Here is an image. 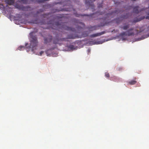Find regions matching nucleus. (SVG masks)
<instances>
[{
    "label": "nucleus",
    "instance_id": "nucleus-1",
    "mask_svg": "<svg viewBox=\"0 0 149 149\" xmlns=\"http://www.w3.org/2000/svg\"><path fill=\"white\" fill-rule=\"evenodd\" d=\"M59 35H57L53 39V43L54 44H59L61 45L62 44V42L64 41H66V40L68 39H75L76 36L74 35L73 34L68 35V37L66 38H60Z\"/></svg>",
    "mask_w": 149,
    "mask_h": 149
},
{
    "label": "nucleus",
    "instance_id": "nucleus-2",
    "mask_svg": "<svg viewBox=\"0 0 149 149\" xmlns=\"http://www.w3.org/2000/svg\"><path fill=\"white\" fill-rule=\"evenodd\" d=\"M2 2H3V6L4 8L3 13L8 18H9V0H2Z\"/></svg>",
    "mask_w": 149,
    "mask_h": 149
},
{
    "label": "nucleus",
    "instance_id": "nucleus-3",
    "mask_svg": "<svg viewBox=\"0 0 149 149\" xmlns=\"http://www.w3.org/2000/svg\"><path fill=\"white\" fill-rule=\"evenodd\" d=\"M33 33L32 32L30 33V38L31 40L30 41V47L32 48V50L33 52L34 48L37 46L38 41L36 36H34L33 35Z\"/></svg>",
    "mask_w": 149,
    "mask_h": 149
},
{
    "label": "nucleus",
    "instance_id": "nucleus-4",
    "mask_svg": "<svg viewBox=\"0 0 149 149\" xmlns=\"http://www.w3.org/2000/svg\"><path fill=\"white\" fill-rule=\"evenodd\" d=\"M67 23H63L62 24H60L58 22L56 23V25L57 27H59L60 29L62 30H65L68 31H71L73 32L78 33V31H77L75 29L70 27L66 25Z\"/></svg>",
    "mask_w": 149,
    "mask_h": 149
},
{
    "label": "nucleus",
    "instance_id": "nucleus-5",
    "mask_svg": "<svg viewBox=\"0 0 149 149\" xmlns=\"http://www.w3.org/2000/svg\"><path fill=\"white\" fill-rule=\"evenodd\" d=\"M106 24V22L102 23L98 26H90L88 27V29L90 31H93L99 29L98 28L100 26H103Z\"/></svg>",
    "mask_w": 149,
    "mask_h": 149
},
{
    "label": "nucleus",
    "instance_id": "nucleus-6",
    "mask_svg": "<svg viewBox=\"0 0 149 149\" xmlns=\"http://www.w3.org/2000/svg\"><path fill=\"white\" fill-rule=\"evenodd\" d=\"M52 39V36H49L47 37L44 38V43L45 44H47L51 42Z\"/></svg>",
    "mask_w": 149,
    "mask_h": 149
},
{
    "label": "nucleus",
    "instance_id": "nucleus-7",
    "mask_svg": "<svg viewBox=\"0 0 149 149\" xmlns=\"http://www.w3.org/2000/svg\"><path fill=\"white\" fill-rule=\"evenodd\" d=\"M106 33V32L105 31H103L100 33L92 34L90 36V37L91 38H94L98 36H100L104 33Z\"/></svg>",
    "mask_w": 149,
    "mask_h": 149
},
{
    "label": "nucleus",
    "instance_id": "nucleus-8",
    "mask_svg": "<svg viewBox=\"0 0 149 149\" xmlns=\"http://www.w3.org/2000/svg\"><path fill=\"white\" fill-rule=\"evenodd\" d=\"M133 28H131L127 31V36H134V33L131 31L133 30Z\"/></svg>",
    "mask_w": 149,
    "mask_h": 149
},
{
    "label": "nucleus",
    "instance_id": "nucleus-9",
    "mask_svg": "<svg viewBox=\"0 0 149 149\" xmlns=\"http://www.w3.org/2000/svg\"><path fill=\"white\" fill-rule=\"evenodd\" d=\"M139 7L137 6L134 7L133 8V11L136 13L138 14L139 12Z\"/></svg>",
    "mask_w": 149,
    "mask_h": 149
},
{
    "label": "nucleus",
    "instance_id": "nucleus-10",
    "mask_svg": "<svg viewBox=\"0 0 149 149\" xmlns=\"http://www.w3.org/2000/svg\"><path fill=\"white\" fill-rule=\"evenodd\" d=\"M85 3L87 5H91L92 6L93 5L92 3V2L91 0H86V1Z\"/></svg>",
    "mask_w": 149,
    "mask_h": 149
},
{
    "label": "nucleus",
    "instance_id": "nucleus-11",
    "mask_svg": "<svg viewBox=\"0 0 149 149\" xmlns=\"http://www.w3.org/2000/svg\"><path fill=\"white\" fill-rule=\"evenodd\" d=\"M136 81L135 80H133L129 82V84L131 85H133L135 84L136 83Z\"/></svg>",
    "mask_w": 149,
    "mask_h": 149
},
{
    "label": "nucleus",
    "instance_id": "nucleus-12",
    "mask_svg": "<svg viewBox=\"0 0 149 149\" xmlns=\"http://www.w3.org/2000/svg\"><path fill=\"white\" fill-rule=\"evenodd\" d=\"M130 26L129 24L126 25L122 27L121 28L124 30H126L129 28Z\"/></svg>",
    "mask_w": 149,
    "mask_h": 149
},
{
    "label": "nucleus",
    "instance_id": "nucleus-13",
    "mask_svg": "<svg viewBox=\"0 0 149 149\" xmlns=\"http://www.w3.org/2000/svg\"><path fill=\"white\" fill-rule=\"evenodd\" d=\"M120 35L121 36H127V31L125 32H123L120 33Z\"/></svg>",
    "mask_w": 149,
    "mask_h": 149
},
{
    "label": "nucleus",
    "instance_id": "nucleus-14",
    "mask_svg": "<svg viewBox=\"0 0 149 149\" xmlns=\"http://www.w3.org/2000/svg\"><path fill=\"white\" fill-rule=\"evenodd\" d=\"M28 0H20L19 1L22 2L24 4H27L28 3Z\"/></svg>",
    "mask_w": 149,
    "mask_h": 149
},
{
    "label": "nucleus",
    "instance_id": "nucleus-15",
    "mask_svg": "<svg viewBox=\"0 0 149 149\" xmlns=\"http://www.w3.org/2000/svg\"><path fill=\"white\" fill-rule=\"evenodd\" d=\"M25 47L22 46H20L18 48V49L20 50H23L25 48Z\"/></svg>",
    "mask_w": 149,
    "mask_h": 149
},
{
    "label": "nucleus",
    "instance_id": "nucleus-16",
    "mask_svg": "<svg viewBox=\"0 0 149 149\" xmlns=\"http://www.w3.org/2000/svg\"><path fill=\"white\" fill-rule=\"evenodd\" d=\"M51 6L50 4H47L44 6V8H49L51 7Z\"/></svg>",
    "mask_w": 149,
    "mask_h": 149
},
{
    "label": "nucleus",
    "instance_id": "nucleus-17",
    "mask_svg": "<svg viewBox=\"0 0 149 149\" xmlns=\"http://www.w3.org/2000/svg\"><path fill=\"white\" fill-rule=\"evenodd\" d=\"M31 23H33V24H38V22H37V21L36 20H32L31 21Z\"/></svg>",
    "mask_w": 149,
    "mask_h": 149
},
{
    "label": "nucleus",
    "instance_id": "nucleus-18",
    "mask_svg": "<svg viewBox=\"0 0 149 149\" xmlns=\"http://www.w3.org/2000/svg\"><path fill=\"white\" fill-rule=\"evenodd\" d=\"M88 36V33H85V34L83 33L82 35V36H81V37H86V36Z\"/></svg>",
    "mask_w": 149,
    "mask_h": 149
},
{
    "label": "nucleus",
    "instance_id": "nucleus-19",
    "mask_svg": "<svg viewBox=\"0 0 149 149\" xmlns=\"http://www.w3.org/2000/svg\"><path fill=\"white\" fill-rule=\"evenodd\" d=\"M105 76L107 78H109L110 77V75L108 72H105Z\"/></svg>",
    "mask_w": 149,
    "mask_h": 149
},
{
    "label": "nucleus",
    "instance_id": "nucleus-20",
    "mask_svg": "<svg viewBox=\"0 0 149 149\" xmlns=\"http://www.w3.org/2000/svg\"><path fill=\"white\" fill-rule=\"evenodd\" d=\"M43 10L42 9H40L38 11H37L36 13V14H39L41 12H42L43 11Z\"/></svg>",
    "mask_w": 149,
    "mask_h": 149
},
{
    "label": "nucleus",
    "instance_id": "nucleus-21",
    "mask_svg": "<svg viewBox=\"0 0 149 149\" xmlns=\"http://www.w3.org/2000/svg\"><path fill=\"white\" fill-rule=\"evenodd\" d=\"M49 51V50H48L46 51V53L48 56H51L50 54H48V52Z\"/></svg>",
    "mask_w": 149,
    "mask_h": 149
},
{
    "label": "nucleus",
    "instance_id": "nucleus-22",
    "mask_svg": "<svg viewBox=\"0 0 149 149\" xmlns=\"http://www.w3.org/2000/svg\"><path fill=\"white\" fill-rule=\"evenodd\" d=\"M74 46L72 45H70L69 47V48L72 50L74 49Z\"/></svg>",
    "mask_w": 149,
    "mask_h": 149
},
{
    "label": "nucleus",
    "instance_id": "nucleus-23",
    "mask_svg": "<svg viewBox=\"0 0 149 149\" xmlns=\"http://www.w3.org/2000/svg\"><path fill=\"white\" fill-rule=\"evenodd\" d=\"M77 29L78 30H79V29L82 30L83 28L81 27H80L79 26H78V27L77 28Z\"/></svg>",
    "mask_w": 149,
    "mask_h": 149
},
{
    "label": "nucleus",
    "instance_id": "nucleus-24",
    "mask_svg": "<svg viewBox=\"0 0 149 149\" xmlns=\"http://www.w3.org/2000/svg\"><path fill=\"white\" fill-rule=\"evenodd\" d=\"M144 36V37L143 38V39L146 38L148 37H149V33L147 35H146L145 36Z\"/></svg>",
    "mask_w": 149,
    "mask_h": 149
},
{
    "label": "nucleus",
    "instance_id": "nucleus-25",
    "mask_svg": "<svg viewBox=\"0 0 149 149\" xmlns=\"http://www.w3.org/2000/svg\"><path fill=\"white\" fill-rule=\"evenodd\" d=\"M44 53V51H41L40 52V56H41L42 55V54Z\"/></svg>",
    "mask_w": 149,
    "mask_h": 149
},
{
    "label": "nucleus",
    "instance_id": "nucleus-26",
    "mask_svg": "<svg viewBox=\"0 0 149 149\" xmlns=\"http://www.w3.org/2000/svg\"><path fill=\"white\" fill-rule=\"evenodd\" d=\"M98 7L99 8H102V4H100L99 5V6H98Z\"/></svg>",
    "mask_w": 149,
    "mask_h": 149
},
{
    "label": "nucleus",
    "instance_id": "nucleus-27",
    "mask_svg": "<svg viewBox=\"0 0 149 149\" xmlns=\"http://www.w3.org/2000/svg\"><path fill=\"white\" fill-rule=\"evenodd\" d=\"M47 15V14H45L42 15L43 17H45Z\"/></svg>",
    "mask_w": 149,
    "mask_h": 149
},
{
    "label": "nucleus",
    "instance_id": "nucleus-28",
    "mask_svg": "<svg viewBox=\"0 0 149 149\" xmlns=\"http://www.w3.org/2000/svg\"><path fill=\"white\" fill-rule=\"evenodd\" d=\"M80 24H81V25H82L83 26V27H84V25L83 23H80Z\"/></svg>",
    "mask_w": 149,
    "mask_h": 149
},
{
    "label": "nucleus",
    "instance_id": "nucleus-29",
    "mask_svg": "<svg viewBox=\"0 0 149 149\" xmlns=\"http://www.w3.org/2000/svg\"><path fill=\"white\" fill-rule=\"evenodd\" d=\"M1 6H3V4H0V8H2V7H1Z\"/></svg>",
    "mask_w": 149,
    "mask_h": 149
},
{
    "label": "nucleus",
    "instance_id": "nucleus-30",
    "mask_svg": "<svg viewBox=\"0 0 149 149\" xmlns=\"http://www.w3.org/2000/svg\"><path fill=\"white\" fill-rule=\"evenodd\" d=\"M146 18L149 19V17H147Z\"/></svg>",
    "mask_w": 149,
    "mask_h": 149
},
{
    "label": "nucleus",
    "instance_id": "nucleus-31",
    "mask_svg": "<svg viewBox=\"0 0 149 149\" xmlns=\"http://www.w3.org/2000/svg\"><path fill=\"white\" fill-rule=\"evenodd\" d=\"M122 18H123V19L125 18V17L124 16H123Z\"/></svg>",
    "mask_w": 149,
    "mask_h": 149
},
{
    "label": "nucleus",
    "instance_id": "nucleus-32",
    "mask_svg": "<svg viewBox=\"0 0 149 149\" xmlns=\"http://www.w3.org/2000/svg\"><path fill=\"white\" fill-rule=\"evenodd\" d=\"M22 10H23V9H24V7L23 6V7H22Z\"/></svg>",
    "mask_w": 149,
    "mask_h": 149
},
{
    "label": "nucleus",
    "instance_id": "nucleus-33",
    "mask_svg": "<svg viewBox=\"0 0 149 149\" xmlns=\"http://www.w3.org/2000/svg\"><path fill=\"white\" fill-rule=\"evenodd\" d=\"M148 30H149V26L148 27Z\"/></svg>",
    "mask_w": 149,
    "mask_h": 149
},
{
    "label": "nucleus",
    "instance_id": "nucleus-34",
    "mask_svg": "<svg viewBox=\"0 0 149 149\" xmlns=\"http://www.w3.org/2000/svg\"><path fill=\"white\" fill-rule=\"evenodd\" d=\"M10 5H11L10 2H11V0H10Z\"/></svg>",
    "mask_w": 149,
    "mask_h": 149
},
{
    "label": "nucleus",
    "instance_id": "nucleus-35",
    "mask_svg": "<svg viewBox=\"0 0 149 149\" xmlns=\"http://www.w3.org/2000/svg\"><path fill=\"white\" fill-rule=\"evenodd\" d=\"M88 52H90V50H88Z\"/></svg>",
    "mask_w": 149,
    "mask_h": 149
},
{
    "label": "nucleus",
    "instance_id": "nucleus-36",
    "mask_svg": "<svg viewBox=\"0 0 149 149\" xmlns=\"http://www.w3.org/2000/svg\"><path fill=\"white\" fill-rule=\"evenodd\" d=\"M95 44V43H94L93 44Z\"/></svg>",
    "mask_w": 149,
    "mask_h": 149
},
{
    "label": "nucleus",
    "instance_id": "nucleus-37",
    "mask_svg": "<svg viewBox=\"0 0 149 149\" xmlns=\"http://www.w3.org/2000/svg\"><path fill=\"white\" fill-rule=\"evenodd\" d=\"M117 23H118V22L117 21Z\"/></svg>",
    "mask_w": 149,
    "mask_h": 149
}]
</instances>
